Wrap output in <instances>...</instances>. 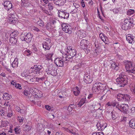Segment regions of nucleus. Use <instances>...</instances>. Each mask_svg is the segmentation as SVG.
<instances>
[{
  "label": "nucleus",
  "mask_w": 135,
  "mask_h": 135,
  "mask_svg": "<svg viewBox=\"0 0 135 135\" xmlns=\"http://www.w3.org/2000/svg\"><path fill=\"white\" fill-rule=\"evenodd\" d=\"M128 79L126 76L122 74H120L119 77L116 80L117 84L120 87L124 86L127 83Z\"/></svg>",
  "instance_id": "nucleus-2"
},
{
  "label": "nucleus",
  "mask_w": 135,
  "mask_h": 135,
  "mask_svg": "<svg viewBox=\"0 0 135 135\" xmlns=\"http://www.w3.org/2000/svg\"><path fill=\"white\" fill-rule=\"evenodd\" d=\"M93 77L90 76L88 74L85 75L84 76V81L87 84L91 83L93 81Z\"/></svg>",
  "instance_id": "nucleus-13"
},
{
  "label": "nucleus",
  "mask_w": 135,
  "mask_h": 135,
  "mask_svg": "<svg viewBox=\"0 0 135 135\" xmlns=\"http://www.w3.org/2000/svg\"><path fill=\"white\" fill-rule=\"evenodd\" d=\"M31 29L34 32L37 33L39 32L40 31L38 28L34 26H32Z\"/></svg>",
  "instance_id": "nucleus-40"
},
{
  "label": "nucleus",
  "mask_w": 135,
  "mask_h": 135,
  "mask_svg": "<svg viewBox=\"0 0 135 135\" xmlns=\"http://www.w3.org/2000/svg\"><path fill=\"white\" fill-rule=\"evenodd\" d=\"M21 129L20 127L17 126L14 129L15 133L16 134H18L20 133Z\"/></svg>",
  "instance_id": "nucleus-42"
},
{
  "label": "nucleus",
  "mask_w": 135,
  "mask_h": 135,
  "mask_svg": "<svg viewBox=\"0 0 135 135\" xmlns=\"http://www.w3.org/2000/svg\"><path fill=\"white\" fill-rule=\"evenodd\" d=\"M86 98H83L81 99L80 101L78 104L80 107L82 105H83L85 102Z\"/></svg>",
  "instance_id": "nucleus-36"
},
{
  "label": "nucleus",
  "mask_w": 135,
  "mask_h": 135,
  "mask_svg": "<svg viewBox=\"0 0 135 135\" xmlns=\"http://www.w3.org/2000/svg\"><path fill=\"white\" fill-rule=\"evenodd\" d=\"M42 46L43 48L45 50H49L51 47V44L47 43L46 42H43L42 43Z\"/></svg>",
  "instance_id": "nucleus-22"
},
{
  "label": "nucleus",
  "mask_w": 135,
  "mask_h": 135,
  "mask_svg": "<svg viewBox=\"0 0 135 135\" xmlns=\"http://www.w3.org/2000/svg\"><path fill=\"white\" fill-rule=\"evenodd\" d=\"M125 67L126 71L128 73H135V65L133 66L132 63L129 62L126 64Z\"/></svg>",
  "instance_id": "nucleus-6"
},
{
  "label": "nucleus",
  "mask_w": 135,
  "mask_h": 135,
  "mask_svg": "<svg viewBox=\"0 0 135 135\" xmlns=\"http://www.w3.org/2000/svg\"><path fill=\"white\" fill-rule=\"evenodd\" d=\"M9 124V122L7 121H2V122L1 125L3 127H6Z\"/></svg>",
  "instance_id": "nucleus-46"
},
{
  "label": "nucleus",
  "mask_w": 135,
  "mask_h": 135,
  "mask_svg": "<svg viewBox=\"0 0 135 135\" xmlns=\"http://www.w3.org/2000/svg\"><path fill=\"white\" fill-rule=\"evenodd\" d=\"M66 2V0H55L54 3L57 5L60 6L63 5Z\"/></svg>",
  "instance_id": "nucleus-21"
},
{
  "label": "nucleus",
  "mask_w": 135,
  "mask_h": 135,
  "mask_svg": "<svg viewBox=\"0 0 135 135\" xmlns=\"http://www.w3.org/2000/svg\"><path fill=\"white\" fill-rule=\"evenodd\" d=\"M107 124L105 123L103 124L99 122L97 123L96 125L98 129L101 131L104 130L107 127Z\"/></svg>",
  "instance_id": "nucleus-18"
},
{
  "label": "nucleus",
  "mask_w": 135,
  "mask_h": 135,
  "mask_svg": "<svg viewBox=\"0 0 135 135\" xmlns=\"http://www.w3.org/2000/svg\"><path fill=\"white\" fill-rule=\"evenodd\" d=\"M37 24L40 26H44V23L41 20L38 21L37 22Z\"/></svg>",
  "instance_id": "nucleus-48"
},
{
  "label": "nucleus",
  "mask_w": 135,
  "mask_h": 135,
  "mask_svg": "<svg viewBox=\"0 0 135 135\" xmlns=\"http://www.w3.org/2000/svg\"><path fill=\"white\" fill-rule=\"evenodd\" d=\"M123 100L128 102L130 100L131 96L127 94H124Z\"/></svg>",
  "instance_id": "nucleus-31"
},
{
  "label": "nucleus",
  "mask_w": 135,
  "mask_h": 135,
  "mask_svg": "<svg viewBox=\"0 0 135 135\" xmlns=\"http://www.w3.org/2000/svg\"><path fill=\"white\" fill-rule=\"evenodd\" d=\"M32 36L30 33H22L20 36V38L22 41H26L27 43H29L31 41Z\"/></svg>",
  "instance_id": "nucleus-5"
},
{
  "label": "nucleus",
  "mask_w": 135,
  "mask_h": 135,
  "mask_svg": "<svg viewBox=\"0 0 135 135\" xmlns=\"http://www.w3.org/2000/svg\"><path fill=\"white\" fill-rule=\"evenodd\" d=\"M48 128L51 129L52 130H54L55 129V126L52 123L48 124L47 125Z\"/></svg>",
  "instance_id": "nucleus-44"
},
{
  "label": "nucleus",
  "mask_w": 135,
  "mask_h": 135,
  "mask_svg": "<svg viewBox=\"0 0 135 135\" xmlns=\"http://www.w3.org/2000/svg\"><path fill=\"white\" fill-rule=\"evenodd\" d=\"M74 94L76 96H78L80 93V91L78 86L74 88L73 90Z\"/></svg>",
  "instance_id": "nucleus-28"
},
{
  "label": "nucleus",
  "mask_w": 135,
  "mask_h": 135,
  "mask_svg": "<svg viewBox=\"0 0 135 135\" xmlns=\"http://www.w3.org/2000/svg\"><path fill=\"white\" fill-rule=\"evenodd\" d=\"M53 27H51L49 23H47L46 26V28L49 30H52Z\"/></svg>",
  "instance_id": "nucleus-49"
},
{
  "label": "nucleus",
  "mask_w": 135,
  "mask_h": 135,
  "mask_svg": "<svg viewBox=\"0 0 135 135\" xmlns=\"http://www.w3.org/2000/svg\"><path fill=\"white\" fill-rule=\"evenodd\" d=\"M12 115V111L11 110L9 111V112H8L7 114V116L9 117H11Z\"/></svg>",
  "instance_id": "nucleus-57"
},
{
  "label": "nucleus",
  "mask_w": 135,
  "mask_h": 135,
  "mask_svg": "<svg viewBox=\"0 0 135 135\" xmlns=\"http://www.w3.org/2000/svg\"><path fill=\"white\" fill-rule=\"evenodd\" d=\"M75 107V105L74 104H70L69 105L68 108V110L69 111H71Z\"/></svg>",
  "instance_id": "nucleus-43"
},
{
  "label": "nucleus",
  "mask_w": 135,
  "mask_h": 135,
  "mask_svg": "<svg viewBox=\"0 0 135 135\" xmlns=\"http://www.w3.org/2000/svg\"><path fill=\"white\" fill-rule=\"evenodd\" d=\"M18 33V32L17 31H14L12 32L10 35V37H17V35Z\"/></svg>",
  "instance_id": "nucleus-35"
},
{
  "label": "nucleus",
  "mask_w": 135,
  "mask_h": 135,
  "mask_svg": "<svg viewBox=\"0 0 135 135\" xmlns=\"http://www.w3.org/2000/svg\"><path fill=\"white\" fill-rule=\"evenodd\" d=\"M73 127L71 126H69L68 128L66 127H62V129L74 135H78V133H76V130L75 131L73 129Z\"/></svg>",
  "instance_id": "nucleus-12"
},
{
  "label": "nucleus",
  "mask_w": 135,
  "mask_h": 135,
  "mask_svg": "<svg viewBox=\"0 0 135 135\" xmlns=\"http://www.w3.org/2000/svg\"><path fill=\"white\" fill-rule=\"evenodd\" d=\"M28 78H29L30 80V81L31 82H36V79H35V77H32L31 78V77L30 76H29V77H28Z\"/></svg>",
  "instance_id": "nucleus-47"
},
{
  "label": "nucleus",
  "mask_w": 135,
  "mask_h": 135,
  "mask_svg": "<svg viewBox=\"0 0 135 135\" xmlns=\"http://www.w3.org/2000/svg\"><path fill=\"white\" fill-rule=\"evenodd\" d=\"M114 107L115 106V108L120 111L121 109V104H120L117 102H114Z\"/></svg>",
  "instance_id": "nucleus-39"
},
{
  "label": "nucleus",
  "mask_w": 135,
  "mask_h": 135,
  "mask_svg": "<svg viewBox=\"0 0 135 135\" xmlns=\"http://www.w3.org/2000/svg\"><path fill=\"white\" fill-rule=\"evenodd\" d=\"M17 37H10L9 39L10 43L12 45H14L17 42Z\"/></svg>",
  "instance_id": "nucleus-27"
},
{
  "label": "nucleus",
  "mask_w": 135,
  "mask_h": 135,
  "mask_svg": "<svg viewBox=\"0 0 135 135\" xmlns=\"http://www.w3.org/2000/svg\"><path fill=\"white\" fill-rule=\"evenodd\" d=\"M53 54L52 53L47 54L46 55V57L47 60H51V59L52 57V56Z\"/></svg>",
  "instance_id": "nucleus-41"
},
{
  "label": "nucleus",
  "mask_w": 135,
  "mask_h": 135,
  "mask_svg": "<svg viewBox=\"0 0 135 135\" xmlns=\"http://www.w3.org/2000/svg\"><path fill=\"white\" fill-rule=\"evenodd\" d=\"M15 86L16 88L19 89H22L21 85L19 83H17Z\"/></svg>",
  "instance_id": "nucleus-52"
},
{
  "label": "nucleus",
  "mask_w": 135,
  "mask_h": 135,
  "mask_svg": "<svg viewBox=\"0 0 135 135\" xmlns=\"http://www.w3.org/2000/svg\"><path fill=\"white\" fill-rule=\"evenodd\" d=\"M131 89L134 94H135V88L134 87H133L131 88Z\"/></svg>",
  "instance_id": "nucleus-64"
},
{
  "label": "nucleus",
  "mask_w": 135,
  "mask_h": 135,
  "mask_svg": "<svg viewBox=\"0 0 135 135\" xmlns=\"http://www.w3.org/2000/svg\"><path fill=\"white\" fill-rule=\"evenodd\" d=\"M37 49L36 47L35 46H33L32 48V51L34 53H35L37 51Z\"/></svg>",
  "instance_id": "nucleus-61"
},
{
  "label": "nucleus",
  "mask_w": 135,
  "mask_h": 135,
  "mask_svg": "<svg viewBox=\"0 0 135 135\" xmlns=\"http://www.w3.org/2000/svg\"><path fill=\"white\" fill-rule=\"evenodd\" d=\"M29 96H30V95ZM34 97V95L32 94H31L30 95V97L29 98V100L31 101H33V99Z\"/></svg>",
  "instance_id": "nucleus-60"
},
{
  "label": "nucleus",
  "mask_w": 135,
  "mask_h": 135,
  "mask_svg": "<svg viewBox=\"0 0 135 135\" xmlns=\"http://www.w3.org/2000/svg\"><path fill=\"white\" fill-rule=\"evenodd\" d=\"M18 59L17 58H15L14 60V61L11 63V65L12 67L13 68H16L17 67L18 64Z\"/></svg>",
  "instance_id": "nucleus-23"
},
{
  "label": "nucleus",
  "mask_w": 135,
  "mask_h": 135,
  "mask_svg": "<svg viewBox=\"0 0 135 135\" xmlns=\"http://www.w3.org/2000/svg\"><path fill=\"white\" fill-rule=\"evenodd\" d=\"M134 13L135 11L134 9H129L127 11V14L128 15H131Z\"/></svg>",
  "instance_id": "nucleus-38"
},
{
  "label": "nucleus",
  "mask_w": 135,
  "mask_h": 135,
  "mask_svg": "<svg viewBox=\"0 0 135 135\" xmlns=\"http://www.w3.org/2000/svg\"><path fill=\"white\" fill-rule=\"evenodd\" d=\"M3 5L4 8L7 10L8 11L12 7V5L10 2L9 1H6L4 3Z\"/></svg>",
  "instance_id": "nucleus-15"
},
{
  "label": "nucleus",
  "mask_w": 135,
  "mask_h": 135,
  "mask_svg": "<svg viewBox=\"0 0 135 135\" xmlns=\"http://www.w3.org/2000/svg\"><path fill=\"white\" fill-rule=\"evenodd\" d=\"M89 44V41L86 40L84 39L81 40L80 43L81 48L83 49H85L87 50L88 51L87 53H89L90 51L89 49H86Z\"/></svg>",
  "instance_id": "nucleus-10"
},
{
  "label": "nucleus",
  "mask_w": 135,
  "mask_h": 135,
  "mask_svg": "<svg viewBox=\"0 0 135 135\" xmlns=\"http://www.w3.org/2000/svg\"><path fill=\"white\" fill-rule=\"evenodd\" d=\"M3 98L5 100H9L12 98V96L6 93L4 94Z\"/></svg>",
  "instance_id": "nucleus-29"
},
{
  "label": "nucleus",
  "mask_w": 135,
  "mask_h": 135,
  "mask_svg": "<svg viewBox=\"0 0 135 135\" xmlns=\"http://www.w3.org/2000/svg\"><path fill=\"white\" fill-rule=\"evenodd\" d=\"M56 22V20L55 19H52L51 21V23L52 24L54 25L55 24Z\"/></svg>",
  "instance_id": "nucleus-63"
},
{
  "label": "nucleus",
  "mask_w": 135,
  "mask_h": 135,
  "mask_svg": "<svg viewBox=\"0 0 135 135\" xmlns=\"http://www.w3.org/2000/svg\"><path fill=\"white\" fill-rule=\"evenodd\" d=\"M118 115V113L115 112H111V117L113 120L117 118Z\"/></svg>",
  "instance_id": "nucleus-32"
},
{
  "label": "nucleus",
  "mask_w": 135,
  "mask_h": 135,
  "mask_svg": "<svg viewBox=\"0 0 135 135\" xmlns=\"http://www.w3.org/2000/svg\"><path fill=\"white\" fill-rule=\"evenodd\" d=\"M118 63L115 62H113L111 64V68L113 69H115L116 70H118L119 69L118 67Z\"/></svg>",
  "instance_id": "nucleus-30"
},
{
  "label": "nucleus",
  "mask_w": 135,
  "mask_h": 135,
  "mask_svg": "<svg viewBox=\"0 0 135 135\" xmlns=\"http://www.w3.org/2000/svg\"><path fill=\"white\" fill-rule=\"evenodd\" d=\"M58 14L60 18L67 19L69 17V14L65 11H62L61 10L58 11Z\"/></svg>",
  "instance_id": "nucleus-11"
},
{
  "label": "nucleus",
  "mask_w": 135,
  "mask_h": 135,
  "mask_svg": "<svg viewBox=\"0 0 135 135\" xmlns=\"http://www.w3.org/2000/svg\"><path fill=\"white\" fill-rule=\"evenodd\" d=\"M62 30L65 33L70 34L72 33V28L71 26L69 24L63 23L62 24Z\"/></svg>",
  "instance_id": "nucleus-9"
},
{
  "label": "nucleus",
  "mask_w": 135,
  "mask_h": 135,
  "mask_svg": "<svg viewBox=\"0 0 135 135\" xmlns=\"http://www.w3.org/2000/svg\"><path fill=\"white\" fill-rule=\"evenodd\" d=\"M17 119L19 122L20 123H21L23 122L24 120V118L23 117H18Z\"/></svg>",
  "instance_id": "nucleus-55"
},
{
  "label": "nucleus",
  "mask_w": 135,
  "mask_h": 135,
  "mask_svg": "<svg viewBox=\"0 0 135 135\" xmlns=\"http://www.w3.org/2000/svg\"><path fill=\"white\" fill-rule=\"evenodd\" d=\"M44 69L42 66L38 65L35 67H32L29 70V73L30 75L35 76V74H40L43 71Z\"/></svg>",
  "instance_id": "nucleus-4"
},
{
  "label": "nucleus",
  "mask_w": 135,
  "mask_h": 135,
  "mask_svg": "<svg viewBox=\"0 0 135 135\" xmlns=\"http://www.w3.org/2000/svg\"><path fill=\"white\" fill-rule=\"evenodd\" d=\"M83 16L85 18L86 17L87 15L88 11L87 9H83L82 10Z\"/></svg>",
  "instance_id": "nucleus-45"
},
{
  "label": "nucleus",
  "mask_w": 135,
  "mask_h": 135,
  "mask_svg": "<svg viewBox=\"0 0 135 135\" xmlns=\"http://www.w3.org/2000/svg\"><path fill=\"white\" fill-rule=\"evenodd\" d=\"M129 127L133 129H135V119H133L129 121Z\"/></svg>",
  "instance_id": "nucleus-25"
},
{
  "label": "nucleus",
  "mask_w": 135,
  "mask_h": 135,
  "mask_svg": "<svg viewBox=\"0 0 135 135\" xmlns=\"http://www.w3.org/2000/svg\"><path fill=\"white\" fill-rule=\"evenodd\" d=\"M52 67L49 69H47L46 70V72L48 75L51 74L53 76H55L57 75V70L54 66H52L51 64L50 65Z\"/></svg>",
  "instance_id": "nucleus-7"
},
{
  "label": "nucleus",
  "mask_w": 135,
  "mask_h": 135,
  "mask_svg": "<svg viewBox=\"0 0 135 135\" xmlns=\"http://www.w3.org/2000/svg\"><path fill=\"white\" fill-rule=\"evenodd\" d=\"M5 113V111L3 109H2L0 110V114L1 115H4Z\"/></svg>",
  "instance_id": "nucleus-56"
},
{
  "label": "nucleus",
  "mask_w": 135,
  "mask_h": 135,
  "mask_svg": "<svg viewBox=\"0 0 135 135\" xmlns=\"http://www.w3.org/2000/svg\"><path fill=\"white\" fill-rule=\"evenodd\" d=\"M119 8H115L113 9V11L115 13H118L119 12Z\"/></svg>",
  "instance_id": "nucleus-54"
},
{
  "label": "nucleus",
  "mask_w": 135,
  "mask_h": 135,
  "mask_svg": "<svg viewBox=\"0 0 135 135\" xmlns=\"http://www.w3.org/2000/svg\"><path fill=\"white\" fill-rule=\"evenodd\" d=\"M114 102H108L107 104V105L108 106L114 107Z\"/></svg>",
  "instance_id": "nucleus-53"
},
{
  "label": "nucleus",
  "mask_w": 135,
  "mask_h": 135,
  "mask_svg": "<svg viewBox=\"0 0 135 135\" xmlns=\"http://www.w3.org/2000/svg\"><path fill=\"white\" fill-rule=\"evenodd\" d=\"M53 4L49 3L48 4V7L49 9L50 10H52L53 8Z\"/></svg>",
  "instance_id": "nucleus-51"
},
{
  "label": "nucleus",
  "mask_w": 135,
  "mask_h": 135,
  "mask_svg": "<svg viewBox=\"0 0 135 135\" xmlns=\"http://www.w3.org/2000/svg\"><path fill=\"white\" fill-rule=\"evenodd\" d=\"M113 45L114 47H115L116 48H118L119 46V43L117 42L114 43L113 44Z\"/></svg>",
  "instance_id": "nucleus-59"
},
{
  "label": "nucleus",
  "mask_w": 135,
  "mask_h": 135,
  "mask_svg": "<svg viewBox=\"0 0 135 135\" xmlns=\"http://www.w3.org/2000/svg\"><path fill=\"white\" fill-rule=\"evenodd\" d=\"M31 126L28 123H27L26 124L24 128V130L27 131H30L31 130Z\"/></svg>",
  "instance_id": "nucleus-34"
},
{
  "label": "nucleus",
  "mask_w": 135,
  "mask_h": 135,
  "mask_svg": "<svg viewBox=\"0 0 135 135\" xmlns=\"http://www.w3.org/2000/svg\"><path fill=\"white\" fill-rule=\"evenodd\" d=\"M120 111L124 113H127L128 109V106L126 104H122L121 106Z\"/></svg>",
  "instance_id": "nucleus-16"
},
{
  "label": "nucleus",
  "mask_w": 135,
  "mask_h": 135,
  "mask_svg": "<svg viewBox=\"0 0 135 135\" xmlns=\"http://www.w3.org/2000/svg\"><path fill=\"white\" fill-rule=\"evenodd\" d=\"M23 94L24 95L26 96H27L28 95L29 96L31 94L28 91L26 90H25L24 91Z\"/></svg>",
  "instance_id": "nucleus-50"
},
{
  "label": "nucleus",
  "mask_w": 135,
  "mask_h": 135,
  "mask_svg": "<svg viewBox=\"0 0 135 135\" xmlns=\"http://www.w3.org/2000/svg\"><path fill=\"white\" fill-rule=\"evenodd\" d=\"M67 55H65V61L66 62L70 60V59H71L73 57H74L76 54V50L74 49H72L71 46H69L67 47Z\"/></svg>",
  "instance_id": "nucleus-1"
},
{
  "label": "nucleus",
  "mask_w": 135,
  "mask_h": 135,
  "mask_svg": "<svg viewBox=\"0 0 135 135\" xmlns=\"http://www.w3.org/2000/svg\"><path fill=\"white\" fill-rule=\"evenodd\" d=\"M99 37L100 39L105 44H108V40L107 37L103 33H100L99 34Z\"/></svg>",
  "instance_id": "nucleus-20"
},
{
  "label": "nucleus",
  "mask_w": 135,
  "mask_h": 135,
  "mask_svg": "<svg viewBox=\"0 0 135 135\" xmlns=\"http://www.w3.org/2000/svg\"><path fill=\"white\" fill-rule=\"evenodd\" d=\"M65 58L63 56V58L57 57L55 59L54 62L56 65L58 67H62L64 65V61L66 63L65 61Z\"/></svg>",
  "instance_id": "nucleus-8"
},
{
  "label": "nucleus",
  "mask_w": 135,
  "mask_h": 135,
  "mask_svg": "<svg viewBox=\"0 0 135 135\" xmlns=\"http://www.w3.org/2000/svg\"><path fill=\"white\" fill-rule=\"evenodd\" d=\"M78 11V9L76 8H75L73 9L72 11L70 12V13L73 14H74L76 12Z\"/></svg>",
  "instance_id": "nucleus-58"
},
{
  "label": "nucleus",
  "mask_w": 135,
  "mask_h": 135,
  "mask_svg": "<svg viewBox=\"0 0 135 135\" xmlns=\"http://www.w3.org/2000/svg\"><path fill=\"white\" fill-rule=\"evenodd\" d=\"M15 18L14 13L9 14L8 16V20L10 23H15Z\"/></svg>",
  "instance_id": "nucleus-19"
},
{
  "label": "nucleus",
  "mask_w": 135,
  "mask_h": 135,
  "mask_svg": "<svg viewBox=\"0 0 135 135\" xmlns=\"http://www.w3.org/2000/svg\"><path fill=\"white\" fill-rule=\"evenodd\" d=\"M99 90H104L105 89L106 85L105 84H102L100 83H97Z\"/></svg>",
  "instance_id": "nucleus-26"
},
{
  "label": "nucleus",
  "mask_w": 135,
  "mask_h": 135,
  "mask_svg": "<svg viewBox=\"0 0 135 135\" xmlns=\"http://www.w3.org/2000/svg\"><path fill=\"white\" fill-rule=\"evenodd\" d=\"M41 9L42 11L44 12L49 15H51V13L50 12V11H49L48 10H47L46 9V8H45V7H42L41 8Z\"/></svg>",
  "instance_id": "nucleus-37"
},
{
  "label": "nucleus",
  "mask_w": 135,
  "mask_h": 135,
  "mask_svg": "<svg viewBox=\"0 0 135 135\" xmlns=\"http://www.w3.org/2000/svg\"><path fill=\"white\" fill-rule=\"evenodd\" d=\"M134 26V24L132 19L128 18L124 20V23L122 25V28L123 30H126L130 29Z\"/></svg>",
  "instance_id": "nucleus-3"
},
{
  "label": "nucleus",
  "mask_w": 135,
  "mask_h": 135,
  "mask_svg": "<svg viewBox=\"0 0 135 135\" xmlns=\"http://www.w3.org/2000/svg\"><path fill=\"white\" fill-rule=\"evenodd\" d=\"M92 90L93 93H98L99 90L97 83H95L93 85Z\"/></svg>",
  "instance_id": "nucleus-24"
},
{
  "label": "nucleus",
  "mask_w": 135,
  "mask_h": 135,
  "mask_svg": "<svg viewBox=\"0 0 135 135\" xmlns=\"http://www.w3.org/2000/svg\"><path fill=\"white\" fill-rule=\"evenodd\" d=\"M124 94H119L117 96V98L119 101L123 100Z\"/></svg>",
  "instance_id": "nucleus-33"
},
{
  "label": "nucleus",
  "mask_w": 135,
  "mask_h": 135,
  "mask_svg": "<svg viewBox=\"0 0 135 135\" xmlns=\"http://www.w3.org/2000/svg\"><path fill=\"white\" fill-rule=\"evenodd\" d=\"M76 34L80 38H83L85 37L86 35V32L82 30H80L78 31Z\"/></svg>",
  "instance_id": "nucleus-17"
},
{
  "label": "nucleus",
  "mask_w": 135,
  "mask_h": 135,
  "mask_svg": "<svg viewBox=\"0 0 135 135\" xmlns=\"http://www.w3.org/2000/svg\"><path fill=\"white\" fill-rule=\"evenodd\" d=\"M134 36L130 34H128L126 36V39L127 41L130 44H133L134 42Z\"/></svg>",
  "instance_id": "nucleus-14"
},
{
  "label": "nucleus",
  "mask_w": 135,
  "mask_h": 135,
  "mask_svg": "<svg viewBox=\"0 0 135 135\" xmlns=\"http://www.w3.org/2000/svg\"><path fill=\"white\" fill-rule=\"evenodd\" d=\"M45 108L47 110L49 111H50L51 110V107L48 105H46L45 106Z\"/></svg>",
  "instance_id": "nucleus-62"
}]
</instances>
